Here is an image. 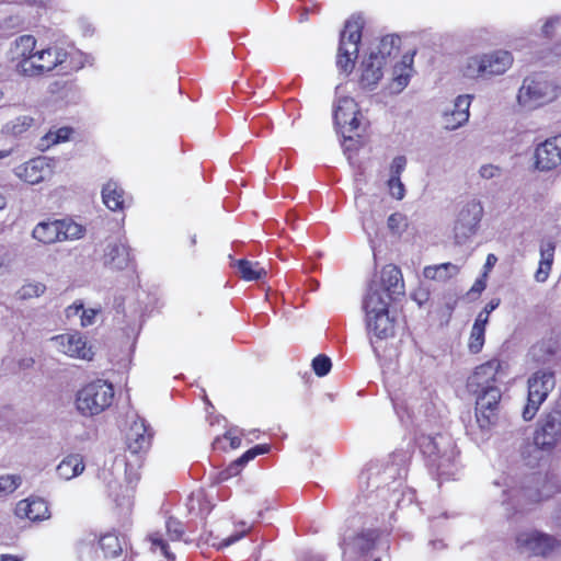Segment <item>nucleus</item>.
Instances as JSON below:
<instances>
[{
	"instance_id": "nucleus-31",
	"label": "nucleus",
	"mask_w": 561,
	"mask_h": 561,
	"mask_svg": "<svg viewBox=\"0 0 561 561\" xmlns=\"http://www.w3.org/2000/svg\"><path fill=\"white\" fill-rule=\"evenodd\" d=\"M59 225L60 220L41 221L34 227L32 237L43 244L60 242Z\"/></svg>"
},
{
	"instance_id": "nucleus-40",
	"label": "nucleus",
	"mask_w": 561,
	"mask_h": 561,
	"mask_svg": "<svg viewBox=\"0 0 561 561\" xmlns=\"http://www.w3.org/2000/svg\"><path fill=\"white\" fill-rule=\"evenodd\" d=\"M195 504L198 505L197 516L205 517L213 508L209 500L206 499L203 491H197L191 494L187 501V508L190 513H195Z\"/></svg>"
},
{
	"instance_id": "nucleus-34",
	"label": "nucleus",
	"mask_w": 561,
	"mask_h": 561,
	"mask_svg": "<svg viewBox=\"0 0 561 561\" xmlns=\"http://www.w3.org/2000/svg\"><path fill=\"white\" fill-rule=\"evenodd\" d=\"M238 271L244 280H260L267 274L265 266L259 262H252L248 260H239L237 262Z\"/></svg>"
},
{
	"instance_id": "nucleus-15",
	"label": "nucleus",
	"mask_w": 561,
	"mask_h": 561,
	"mask_svg": "<svg viewBox=\"0 0 561 561\" xmlns=\"http://www.w3.org/2000/svg\"><path fill=\"white\" fill-rule=\"evenodd\" d=\"M561 437V410H553L541 421L534 435V445L541 449H551Z\"/></svg>"
},
{
	"instance_id": "nucleus-26",
	"label": "nucleus",
	"mask_w": 561,
	"mask_h": 561,
	"mask_svg": "<svg viewBox=\"0 0 561 561\" xmlns=\"http://www.w3.org/2000/svg\"><path fill=\"white\" fill-rule=\"evenodd\" d=\"M366 327L373 345L374 337L386 340L394 333V322L393 319L390 318L389 312L369 316L366 318Z\"/></svg>"
},
{
	"instance_id": "nucleus-23",
	"label": "nucleus",
	"mask_w": 561,
	"mask_h": 561,
	"mask_svg": "<svg viewBox=\"0 0 561 561\" xmlns=\"http://www.w3.org/2000/svg\"><path fill=\"white\" fill-rule=\"evenodd\" d=\"M471 99V95L465 94L455 100L453 110L444 113L443 124L445 129L455 130L468 122Z\"/></svg>"
},
{
	"instance_id": "nucleus-52",
	"label": "nucleus",
	"mask_w": 561,
	"mask_h": 561,
	"mask_svg": "<svg viewBox=\"0 0 561 561\" xmlns=\"http://www.w3.org/2000/svg\"><path fill=\"white\" fill-rule=\"evenodd\" d=\"M387 185L391 197H393L397 201H401L404 198L405 186L400 178H389Z\"/></svg>"
},
{
	"instance_id": "nucleus-36",
	"label": "nucleus",
	"mask_w": 561,
	"mask_h": 561,
	"mask_svg": "<svg viewBox=\"0 0 561 561\" xmlns=\"http://www.w3.org/2000/svg\"><path fill=\"white\" fill-rule=\"evenodd\" d=\"M104 557L115 559L123 552L124 542L114 533H107L99 539Z\"/></svg>"
},
{
	"instance_id": "nucleus-57",
	"label": "nucleus",
	"mask_w": 561,
	"mask_h": 561,
	"mask_svg": "<svg viewBox=\"0 0 561 561\" xmlns=\"http://www.w3.org/2000/svg\"><path fill=\"white\" fill-rule=\"evenodd\" d=\"M405 167L407 158L404 156L394 157L390 164V178H400Z\"/></svg>"
},
{
	"instance_id": "nucleus-30",
	"label": "nucleus",
	"mask_w": 561,
	"mask_h": 561,
	"mask_svg": "<svg viewBox=\"0 0 561 561\" xmlns=\"http://www.w3.org/2000/svg\"><path fill=\"white\" fill-rule=\"evenodd\" d=\"M85 465L83 457L78 454H71L65 457L56 468L58 477L69 481L84 471Z\"/></svg>"
},
{
	"instance_id": "nucleus-16",
	"label": "nucleus",
	"mask_w": 561,
	"mask_h": 561,
	"mask_svg": "<svg viewBox=\"0 0 561 561\" xmlns=\"http://www.w3.org/2000/svg\"><path fill=\"white\" fill-rule=\"evenodd\" d=\"M531 483L535 485H526L523 490L517 491L516 494H514V497H518V500L525 497L530 502H539L549 499L561 489L553 474L542 476L540 473H536L531 478Z\"/></svg>"
},
{
	"instance_id": "nucleus-56",
	"label": "nucleus",
	"mask_w": 561,
	"mask_h": 561,
	"mask_svg": "<svg viewBox=\"0 0 561 561\" xmlns=\"http://www.w3.org/2000/svg\"><path fill=\"white\" fill-rule=\"evenodd\" d=\"M100 313V309L96 308H88L83 307V310L80 314V324L83 328L90 327L95 323L96 316Z\"/></svg>"
},
{
	"instance_id": "nucleus-39",
	"label": "nucleus",
	"mask_w": 561,
	"mask_h": 561,
	"mask_svg": "<svg viewBox=\"0 0 561 561\" xmlns=\"http://www.w3.org/2000/svg\"><path fill=\"white\" fill-rule=\"evenodd\" d=\"M60 242L66 240H77L83 237L85 229L82 225L71 219H60Z\"/></svg>"
},
{
	"instance_id": "nucleus-1",
	"label": "nucleus",
	"mask_w": 561,
	"mask_h": 561,
	"mask_svg": "<svg viewBox=\"0 0 561 561\" xmlns=\"http://www.w3.org/2000/svg\"><path fill=\"white\" fill-rule=\"evenodd\" d=\"M68 51L58 45L37 47L33 35L18 36L10 45V59L18 75L43 77L67 62Z\"/></svg>"
},
{
	"instance_id": "nucleus-3",
	"label": "nucleus",
	"mask_w": 561,
	"mask_h": 561,
	"mask_svg": "<svg viewBox=\"0 0 561 561\" xmlns=\"http://www.w3.org/2000/svg\"><path fill=\"white\" fill-rule=\"evenodd\" d=\"M561 95V85L543 73H534L524 78L516 95L522 110L534 111L554 102Z\"/></svg>"
},
{
	"instance_id": "nucleus-54",
	"label": "nucleus",
	"mask_w": 561,
	"mask_h": 561,
	"mask_svg": "<svg viewBox=\"0 0 561 561\" xmlns=\"http://www.w3.org/2000/svg\"><path fill=\"white\" fill-rule=\"evenodd\" d=\"M556 244L553 241H546L540 244V261L553 263Z\"/></svg>"
},
{
	"instance_id": "nucleus-17",
	"label": "nucleus",
	"mask_w": 561,
	"mask_h": 561,
	"mask_svg": "<svg viewBox=\"0 0 561 561\" xmlns=\"http://www.w3.org/2000/svg\"><path fill=\"white\" fill-rule=\"evenodd\" d=\"M53 161L47 157H37L14 168L16 178L28 184H38L53 174Z\"/></svg>"
},
{
	"instance_id": "nucleus-62",
	"label": "nucleus",
	"mask_w": 561,
	"mask_h": 561,
	"mask_svg": "<svg viewBox=\"0 0 561 561\" xmlns=\"http://www.w3.org/2000/svg\"><path fill=\"white\" fill-rule=\"evenodd\" d=\"M489 316L490 314L488 312H485L484 310L480 311L478 317H477V319H476V321H474V323H473V325H478L480 328H484L485 329V325H486V323L489 321Z\"/></svg>"
},
{
	"instance_id": "nucleus-48",
	"label": "nucleus",
	"mask_w": 561,
	"mask_h": 561,
	"mask_svg": "<svg viewBox=\"0 0 561 561\" xmlns=\"http://www.w3.org/2000/svg\"><path fill=\"white\" fill-rule=\"evenodd\" d=\"M14 262V254L4 243H0V275L11 272Z\"/></svg>"
},
{
	"instance_id": "nucleus-58",
	"label": "nucleus",
	"mask_w": 561,
	"mask_h": 561,
	"mask_svg": "<svg viewBox=\"0 0 561 561\" xmlns=\"http://www.w3.org/2000/svg\"><path fill=\"white\" fill-rule=\"evenodd\" d=\"M551 267H552L551 263H548L545 261H539L538 270L535 273V279L538 283H545L549 277Z\"/></svg>"
},
{
	"instance_id": "nucleus-2",
	"label": "nucleus",
	"mask_w": 561,
	"mask_h": 561,
	"mask_svg": "<svg viewBox=\"0 0 561 561\" xmlns=\"http://www.w3.org/2000/svg\"><path fill=\"white\" fill-rule=\"evenodd\" d=\"M417 444L431 469L447 478L456 473L458 451L449 435L437 434L432 436L422 434L417 438Z\"/></svg>"
},
{
	"instance_id": "nucleus-6",
	"label": "nucleus",
	"mask_w": 561,
	"mask_h": 561,
	"mask_svg": "<svg viewBox=\"0 0 561 561\" xmlns=\"http://www.w3.org/2000/svg\"><path fill=\"white\" fill-rule=\"evenodd\" d=\"M113 385L96 379L83 386L77 393L76 405L84 416H93L108 409L114 400Z\"/></svg>"
},
{
	"instance_id": "nucleus-44",
	"label": "nucleus",
	"mask_w": 561,
	"mask_h": 561,
	"mask_svg": "<svg viewBox=\"0 0 561 561\" xmlns=\"http://www.w3.org/2000/svg\"><path fill=\"white\" fill-rule=\"evenodd\" d=\"M485 329L478 325H472L470 337H469V350L471 353H479L484 344Z\"/></svg>"
},
{
	"instance_id": "nucleus-43",
	"label": "nucleus",
	"mask_w": 561,
	"mask_h": 561,
	"mask_svg": "<svg viewBox=\"0 0 561 561\" xmlns=\"http://www.w3.org/2000/svg\"><path fill=\"white\" fill-rule=\"evenodd\" d=\"M408 217L402 213H393L388 217V229L397 236L402 234L408 228Z\"/></svg>"
},
{
	"instance_id": "nucleus-9",
	"label": "nucleus",
	"mask_w": 561,
	"mask_h": 561,
	"mask_svg": "<svg viewBox=\"0 0 561 561\" xmlns=\"http://www.w3.org/2000/svg\"><path fill=\"white\" fill-rule=\"evenodd\" d=\"M516 546L520 552L548 557L561 548V542L551 535L531 529L516 536Z\"/></svg>"
},
{
	"instance_id": "nucleus-50",
	"label": "nucleus",
	"mask_w": 561,
	"mask_h": 561,
	"mask_svg": "<svg viewBox=\"0 0 561 561\" xmlns=\"http://www.w3.org/2000/svg\"><path fill=\"white\" fill-rule=\"evenodd\" d=\"M165 529H167V535H168L169 539L172 541L180 540L184 534L183 524L173 517H170L167 520Z\"/></svg>"
},
{
	"instance_id": "nucleus-64",
	"label": "nucleus",
	"mask_w": 561,
	"mask_h": 561,
	"mask_svg": "<svg viewBox=\"0 0 561 561\" xmlns=\"http://www.w3.org/2000/svg\"><path fill=\"white\" fill-rule=\"evenodd\" d=\"M499 305H500V299L493 298L485 305L483 310L490 314L492 311H494L499 307Z\"/></svg>"
},
{
	"instance_id": "nucleus-21",
	"label": "nucleus",
	"mask_w": 561,
	"mask_h": 561,
	"mask_svg": "<svg viewBox=\"0 0 561 561\" xmlns=\"http://www.w3.org/2000/svg\"><path fill=\"white\" fill-rule=\"evenodd\" d=\"M382 57H378L375 50H370L367 58L360 65L359 83L364 89L373 90L383 76Z\"/></svg>"
},
{
	"instance_id": "nucleus-45",
	"label": "nucleus",
	"mask_w": 561,
	"mask_h": 561,
	"mask_svg": "<svg viewBox=\"0 0 561 561\" xmlns=\"http://www.w3.org/2000/svg\"><path fill=\"white\" fill-rule=\"evenodd\" d=\"M393 408H394L396 413L398 414L400 421L403 424L413 422V420H414L413 405L409 404L408 402L400 401L399 399H393Z\"/></svg>"
},
{
	"instance_id": "nucleus-47",
	"label": "nucleus",
	"mask_w": 561,
	"mask_h": 561,
	"mask_svg": "<svg viewBox=\"0 0 561 561\" xmlns=\"http://www.w3.org/2000/svg\"><path fill=\"white\" fill-rule=\"evenodd\" d=\"M72 128L70 127H60L56 130H49L45 137L44 140L47 142V145H57L59 142L67 141L70 138V135L72 134Z\"/></svg>"
},
{
	"instance_id": "nucleus-37",
	"label": "nucleus",
	"mask_w": 561,
	"mask_h": 561,
	"mask_svg": "<svg viewBox=\"0 0 561 561\" xmlns=\"http://www.w3.org/2000/svg\"><path fill=\"white\" fill-rule=\"evenodd\" d=\"M96 537L89 535L80 539L76 545V553L78 561H98Z\"/></svg>"
},
{
	"instance_id": "nucleus-25",
	"label": "nucleus",
	"mask_w": 561,
	"mask_h": 561,
	"mask_svg": "<svg viewBox=\"0 0 561 561\" xmlns=\"http://www.w3.org/2000/svg\"><path fill=\"white\" fill-rule=\"evenodd\" d=\"M387 296L394 298L397 295L403 294V279L401 271L392 264L386 265L380 273V278L375 279Z\"/></svg>"
},
{
	"instance_id": "nucleus-55",
	"label": "nucleus",
	"mask_w": 561,
	"mask_h": 561,
	"mask_svg": "<svg viewBox=\"0 0 561 561\" xmlns=\"http://www.w3.org/2000/svg\"><path fill=\"white\" fill-rule=\"evenodd\" d=\"M222 440H229L232 449H236L241 445V438L232 431L226 432L224 437H217L213 443L214 448H221L220 444Z\"/></svg>"
},
{
	"instance_id": "nucleus-7",
	"label": "nucleus",
	"mask_w": 561,
	"mask_h": 561,
	"mask_svg": "<svg viewBox=\"0 0 561 561\" xmlns=\"http://www.w3.org/2000/svg\"><path fill=\"white\" fill-rule=\"evenodd\" d=\"M363 27L364 19L360 15H352L341 32L336 66L345 73H350L354 68Z\"/></svg>"
},
{
	"instance_id": "nucleus-14",
	"label": "nucleus",
	"mask_w": 561,
	"mask_h": 561,
	"mask_svg": "<svg viewBox=\"0 0 561 561\" xmlns=\"http://www.w3.org/2000/svg\"><path fill=\"white\" fill-rule=\"evenodd\" d=\"M477 396L476 420L481 430H488L493 423L495 410L501 400L499 387L482 389Z\"/></svg>"
},
{
	"instance_id": "nucleus-63",
	"label": "nucleus",
	"mask_w": 561,
	"mask_h": 561,
	"mask_svg": "<svg viewBox=\"0 0 561 561\" xmlns=\"http://www.w3.org/2000/svg\"><path fill=\"white\" fill-rule=\"evenodd\" d=\"M486 283L483 278H478L470 289V294H481L485 289Z\"/></svg>"
},
{
	"instance_id": "nucleus-51",
	"label": "nucleus",
	"mask_w": 561,
	"mask_h": 561,
	"mask_svg": "<svg viewBox=\"0 0 561 561\" xmlns=\"http://www.w3.org/2000/svg\"><path fill=\"white\" fill-rule=\"evenodd\" d=\"M332 367L331 359L325 355H318L312 360V368L317 376L323 377L329 374Z\"/></svg>"
},
{
	"instance_id": "nucleus-13",
	"label": "nucleus",
	"mask_w": 561,
	"mask_h": 561,
	"mask_svg": "<svg viewBox=\"0 0 561 561\" xmlns=\"http://www.w3.org/2000/svg\"><path fill=\"white\" fill-rule=\"evenodd\" d=\"M357 104L352 98H341L334 106L333 119L345 139H352V133L359 126Z\"/></svg>"
},
{
	"instance_id": "nucleus-41",
	"label": "nucleus",
	"mask_w": 561,
	"mask_h": 561,
	"mask_svg": "<svg viewBox=\"0 0 561 561\" xmlns=\"http://www.w3.org/2000/svg\"><path fill=\"white\" fill-rule=\"evenodd\" d=\"M22 484V477L19 474L0 476V497L12 494Z\"/></svg>"
},
{
	"instance_id": "nucleus-24",
	"label": "nucleus",
	"mask_w": 561,
	"mask_h": 561,
	"mask_svg": "<svg viewBox=\"0 0 561 561\" xmlns=\"http://www.w3.org/2000/svg\"><path fill=\"white\" fill-rule=\"evenodd\" d=\"M152 433L144 419L135 421L127 434V447L133 454L147 450L150 447Z\"/></svg>"
},
{
	"instance_id": "nucleus-49",
	"label": "nucleus",
	"mask_w": 561,
	"mask_h": 561,
	"mask_svg": "<svg viewBox=\"0 0 561 561\" xmlns=\"http://www.w3.org/2000/svg\"><path fill=\"white\" fill-rule=\"evenodd\" d=\"M250 529V525H248L245 522H241L240 529H238L233 535H230L227 538L222 539L219 543L213 542V546H217L218 549L229 547L237 542L238 540H240L241 538H243Z\"/></svg>"
},
{
	"instance_id": "nucleus-4",
	"label": "nucleus",
	"mask_w": 561,
	"mask_h": 561,
	"mask_svg": "<svg viewBox=\"0 0 561 561\" xmlns=\"http://www.w3.org/2000/svg\"><path fill=\"white\" fill-rule=\"evenodd\" d=\"M342 561H367L374 551H388L389 540L377 529L347 530L340 542Z\"/></svg>"
},
{
	"instance_id": "nucleus-10",
	"label": "nucleus",
	"mask_w": 561,
	"mask_h": 561,
	"mask_svg": "<svg viewBox=\"0 0 561 561\" xmlns=\"http://www.w3.org/2000/svg\"><path fill=\"white\" fill-rule=\"evenodd\" d=\"M483 215V207L477 201L468 202L458 213L454 226L456 242L461 244L471 238L478 230Z\"/></svg>"
},
{
	"instance_id": "nucleus-53",
	"label": "nucleus",
	"mask_w": 561,
	"mask_h": 561,
	"mask_svg": "<svg viewBox=\"0 0 561 561\" xmlns=\"http://www.w3.org/2000/svg\"><path fill=\"white\" fill-rule=\"evenodd\" d=\"M542 34L546 37L561 35V15L553 16L547 20V22L542 26Z\"/></svg>"
},
{
	"instance_id": "nucleus-5",
	"label": "nucleus",
	"mask_w": 561,
	"mask_h": 561,
	"mask_svg": "<svg viewBox=\"0 0 561 561\" xmlns=\"http://www.w3.org/2000/svg\"><path fill=\"white\" fill-rule=\"evenodd\" d=\"M512 64L513 56L510 51L495 50L490 54L468 57L461 66V72L469 79H486L503 75Z\"/></svg>"
},
{
	"instance_id": "nucleus-29",
	"label": "nucleus",
	"mask_w": 561,
	"mask_h": 561,
	"mask_svg": "<svg viewBox=\"0 0 561 561\" xmlns=\"http://www.w3.org/2000/svg\"><path fill=\"white\" fill-rule=\"evenodd\" d=\"M413 57L404 56L402 60L393 67L392 80L389 84L391 93H400L410 82L413 72Z\"/></svg>"
},
{
	"instance_id": "nucleus-22",
	"label": "nucleus",
	"mask_w": 561,
	"mask_h": 561,
	"mask_svg": "<svg viewBox=\"0 0 561 561\" xmlns=\"http://www.w3.org/2000/svg\"><path fill=\"white\" fill-rule=\"evenodd\" d=\"M14 514L19 518L41 522L50 517L48 504L41 497H27L16 503Z\"/></svg>"
},
{
	"instance_id": "nucleus-42",
	"label": "nucleus",
	"mask_w": 561,
	"mask_h": 561,
	"mask_svg": "<svg viewBox=\"0 0 561 561\" xmlns=\"http://www.w3.org/2000/svg\"><path fill=\"white\" fill-rule=\"evenodd\" d=\"M46 290V286L43 283L35 282L23 285L18 291L16 296L19 299L26 300L42 296Z\"/></svg>"
},
{
	"instance_id": "nucleus-46",
	"label": "nucleus",
	"mask_w": 561,
	"mask_h": 561,
	"mask_svg": "<svg viewBox=\"0 0 561 561\" xmlns=\"http://www.w3.org/2000/svg\"><path fill=\"white\" fill-rule=\"evenodd\" d=\"M151 541V548L156 550H160V552L167 558L168 561H173L174 556L170 552L167 540L163 535L160 533H153L149 536Z\"/></svg>"
},
{
	"instance_id": "nucleus-19",
	"label": "nucleus",
	"mask_w": 561,
	"mask_h": 561,
	"mask_svg": "<svg viewBox=\"0 0 561 561\" xmlns=\"http://www.w3.org/2000/svg\"><path fill=\"white\" fill-rule=\"evenodd\" d=\"M99 478L106 484L108 495L115 501L116 505L122 510L129 511L133 505L134 489L129 485L122 486L118 484L110 469H102Z\"/></svg>"
},
{
	"instance_id": "nucleus-61",
	"label": "nucleus",
	"mask_w": 561,
	"mask_h": 561,
	"mask_svg": "<svg viewBox=\"0 0 561 561\" xmlns=\"http://www.w3.org/2000/svg\"><path fill=\"white\" fill-rule=\"evenodd\" d=\"M83 302L81 300L75 301L72 305L68 306L65 310V314L67 319H71L73 317H80L83 310Z\"/></svg>"
},
{
	"instance_id": "nucleus-18",
	"label": "nucleus",
	"mask_w": 561,
	"mask_h": 561,
	"mask_svg": "<svg viewBox=\"0 0 561 561\" xmlns=\"http://www.w3.org/2000/svg\"><path fill=\"white\" fill-rule=\"evenodd\" d=\"M536 167L549 171L561 164V135L540 144L536 149Z\"/></svg>"
},
{
	"instance_id": "nucleus-20",
	"label": "nucleus",
	"mask_w": 561,
	"mask_h": 561,
	"mask_svg": "<svg viewBox=\"0 0 561 561\" xmlns=\"http://www.w3.org/2000/svg\"><path fill=\"white\" fill-rule=\"evenodd\" d=\"M393 298L387 296L376 280H371L368 285L367 293L363 300V309L366 318L374 314L389 312V305Z\"/></svg>"
},
{
	"instance_id": "nucleus-38",
	"label": "nucleus",
	"mask_w": 561,
	"mask_h": 561,
	"mask_svg": "<svg viewBox=\"0 0 561 561\" xmlns=\"http://www.w3.org/2000/svg\"><path fill=\"white\" fill-rule=\"evenodd\" d=\"M33 117L28 115H20L2 126V134L10 136H19L26 131L33 125Z\"/></svg>"
},
{
	"instance_id": "nucleus-35",
	"label": "nucleus",
	"mask_w": 561,
	"mask_h": 561,
	"mask_svg": "<svg viewBox=\"0 0 561 561\" xmlns=\"http://www.w3.org/2000/svg\"><path fill=\"white\" fill-rule=\"evenodd\" d=\"M400 38L394 35H387L380 39L377 46L370 50H375L378 57H382V64L387 65L390 58L399 50Z\"/></svg>"
},
{
	"instance_id": "nucleus-11",
	"label": "nucleus",
	"mask_w": 561,
	"mask_h": 561,
	"mask_svg": "<svg viewBox=\"0 0 561 561\" xmlns=\"http://www.w3.org/2000/svg\"><path fill=\"white\" fill-rule=\"evenodd\" d=\"M50 342L59 353L66 356L88 362L94 357L92 346L80 332L58 334L53 336Z\"/></svg>"
},
{
	"instance_id": "nucleus-12",
	"label": "nucleus",
	"mask_w": 561,
	"mask_h": 561,
	"mask_svg": "<svg viewBox=\"0 0 561 561\" xmlns=\"http://www.w3.org/2000/svg\"><path fill=\"white\" fill-rule=\"evenodd\" d=\"M502 376V363L494 358L478 366L468 378L467 387L471 393H480L482 389L495 388Z\"/></svg>"
},
{
	"instance_id": "nucleus-27",
	"label": "nucleus",
	"mask_w": 561,
	"mask_h": 561,
	"mask_svg": "<svg viewBox=\"0 0 561 561\" xmlns=\"http://www.w3.org/2000/svg\"><path fill=\"white\" fill-rule=\"evenodd\" d=\"M130 263V249L123 242L110 243L104 253V264L114 270H124Z\"/></svg>"
},
{
	"instance_id": "nucleus-28",
	"label": "nucleus",
	"mask_w": 561,
	"mask_h": 561,
	"mask_svg": "<svg viewBox=\"0 0 561 561\" xmlns=\"http://www.w3.org/2000/svg\"><path fill=\"white\" fill-rule=\"evenodd\" d=\"M561 342L558 336L551 335L536 343L530 348V355L534 360L541 364L550 363L560 352Z\"/></svg>"
},
{
	"instance_id": "nucleus-8",
	"label": "nucleus",
	"mask_w": 561,
	"mask_h": 561,
	"mask_svg": "<svg viewBox=\"0 0 561 561\" xmlns=\"http://www.w3.org/2000/svg\"><path fill=\"white\" fill-rule=\"evenodd\" d=\"M556 387L554 371L541 368L531 374L527 381V403L523 410V419L530 421L537 414L541 404Z\"/></svg>"
},
{
	"instance_id": "nucleus-60",
	"label": "nucleus",
	"mask_w": 561,
	"mask_h": 561,
	"mask_svg": "<svg viewBox=\"0 0 561 561\" xmlns=\"http://www.w3.org/2000/svg\"><path fill=\"white\" fill-rule=\"evenodd\" d=\"M255 458V453L253 451V449H249L247 450L240 458H238L231 466H230V470H234L236 472L239 470V468H241L242 466H244L245 463H248L250 460L254 459Z\"/></svg>"
},
{
	"instance_id": "nucleus-59",
	"label": "nucleus",
	"mask_w": 561,
	"mask_h": 561,
	"mask_svg": "<svg viewBox=\"0 0 561 561\" xmlns=\"http://www.w3.org/2000/svg\"><path fill=\"white\" fill-rule=\"evenodd\" d=\"M481 178L490 180L501 175V169L493 164L482 165L479 170Z\"/></svg>"
},
{
	"instance_id": "nucleus-33",
	"label": "nucleus",
	"mask_w": 561,
	"mask_h": 561,
	"mask_svg": "<svg viewBox=\"0 0 561 561\" xmlns=\"http://www.w3.org/2000/svg\"><path fill=\"white\" fill-rule=\"evenodd\" d=\"M459 271L460 268L458 265L447 262L424 267L423 275L427 279L444 283L455 277Z\"/></svg>"
},
{
	"instance_id": "nucleus-32",
	"label": "nucleus",
	"mask_w": 561,
	"mask_h": 561,
	"mask_svg": "<svg viewBox=\"0 0 561 561\" xmlns=\"http://www.w3.org/2000/svg\"><path fill=\"white\" fill-rule=\"evenodd\" d=\"M102 199L111 210H123L125 207L124 191L113 180L108 181L102 188Z\"/></svg>"
}]
</instances>
